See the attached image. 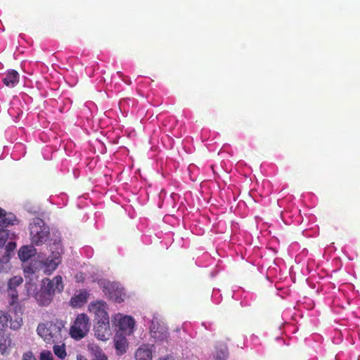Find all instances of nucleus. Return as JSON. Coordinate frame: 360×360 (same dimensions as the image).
I'll list each match as a JSON object with an SVG mask.
<instances>
[{"mask_svg":"<svg viewBox=\"0 0 360 360\" xmlns=\"http://www.w3.org/2000/svg\"><path fill=\"white\" fill-rule=\"evenodd\" d=\"M37 332L46 342L53 344L62 341L66 330L64 322L56 320L54 321L39 323L37 326Z\"/></svg>","mask_w":360,"mask_h":360,"instance_id":"1","label":"nucleus"},{"mask_svg":"<svg viewBox=\"0 0 360 360\" xmlns=\"http://www.w3.org/2000/svg\"><path fill=\"white\" fill-rule=\"evenodd\" d=\"M30 235L33 245H41L49 239V228L41 219H34L33 221L30 224Z\"/></svg>","mask_w":360,"mask_h":360,"instance_id":"2","label":"nucleus"},{"mask_svg":"<svg viewBox=\"0 0 360 360\" xmlns=\"http://www.w3.org/2000/svg\"><path fill=\"white\" fill-rule=\"evenodd\" d=\"M91 328L90 319L86 314H79L70 328V335L75 340H80L89 333Z\"/></svg>","mask_w":360,"mask_h":360,"instance_id":"3","label":"nucleus"},{"mask_svg":"<svg viewBox=\"0 0 360 360\" xmlns=\"http://www.w3.org/2000/svg\"><path fill=\"white\" fill-rule=\"evenodd\" d=\"M88 309L91 313L94 314L96 321L109 320V316L107 311L108 305L103 300H98L91 302Z\"/></svg>","mask_w":360,"mask_h":360,"instance_id":"4","label":"nucleus"},{"mask_svg":"<svg viewBox=\"0 0 360 360\" xmlns=\"http://www.w3.org/2000/svg\"><path fill=\"white\" fill-rule=\"evenodd\" d=\"M9 305L12 307L11 311L15 315L14 319H11L10 328L13 330H17L22 326L23 321L22 315L24 313V307L18 300L15 301L13 304H9Z\"/></svg>","mask_w":360,"mask_h":360,"instance_id":"5","label":"nucleus"},{"mask_svg":"<svg viewBox=\"0 0 360 360\" xmlns=\"http://www.w3.org/2000/svg\"><path fill=\"white\" fill-rule=\"evenodd\" d=\"M103 292L111 300L115 302L120 303L123 301L122 289L120 288L117 283L108 282L103 287Z\"/></svg>","mask_w":360,"mask_h":360,"instance_id":"6","label":"nucleus"},{"mask_svg":"<svg viewBox=\"0 0 360 360\" xmlns=\"http://www.w3.org/2000/svg\"><path fill=\"white\" fill-rule=\"evenodd\" d=\"M94 332L98 340L102 341L108 340L111 335L109 320L96 321L94 326Z\"/></svg>","mask_w":360,"mask_h":360,"instance_id":"7","label":"nucleus"},{"mask_svg":"<svg viewBox=\"0 0 360 360\" xmlns=\"http://www.w3.org/2000/svg\"><path fill=\"white\" fill-rule=\"evenodd\" d=\"M150 331L153 338L158 340H165L168 338L167 328L158 321H152Z\"/></svg>","mask_w":360,"mask_h":360,"instance_id":"8","label":"nucleus"},{"mask_svg":"<svg viewBox=\"0 0 360 360\" xmlns=\"http://www.w3.org/2000/svg\"><path fill=\"white\" fill-rule=\"evenodd\" d=\"M41 285L53 294L55 292H60L63 290V278L60 276H55L52 280L45 278L42 280Z\"/></svg>","mask_w":360,"mask_h":360,"instance_id":"9","label":"nucleus"},{"mask_svg":"<svg viewBox=\"0 0 360 360\" xmlns=\"http://www.w3.org/2000/svg\"><path fill=\"white\" fill-rule=\"evenodd\" d=\"M61 262L60 252H52L51 255L49 256L44 262L45 266V272L50 274H51Z\"/></svg>","mask_w":360,"mask_h":360,"instance_id":"10","label":"nucleus"},{"mask_svg":"<svg viewBox=\"0 0 360 360\" xmlns=\"http://www.w3.org/2000/svg\"><path fill=\"white\" fill-rule=\"evenodd\" d=\"M15 346L10 333L4 334L0 338V352L3 356H8L11 349Z\"/></svg>","mask_w":360,"mask_h":360,"instance_id":"11","label":"nucleus"},{"mask_svg":"<svg viewBox=\"0 0 360 360\" xmlns=\"http://www.w3.org/2000/svg\"><path fill=\"white\" fill-rule=\"evenodd\" d=\"M20 80L19 73L15 70H10L4 74L2 82L9 88L15 87Z\"/></svg>","mask_w":360,"mask_h":360,"instance_id":"12","label":"nucleus"},{"mask_svg":"<svg viewBox=\"0 0 360 360\" xmlns=\"http://www.w3.org/2000/svg\"><path fill=\"white\" fill-rule=\"evenodd\" d=\"M134 320L129 316H124L119 321V327L125 334L130 335L134 330Z\"/></svg>","mask_w":360,"mask_h":360,"instance_id":"13","label":"nucleus"},{"mask_svg":"<svg viewBox=\"0 0 360 360\" xmlns=\"http://www.w3.org/2000/svg\"><path fill=\"white\" fill-rule=\"evenodd\" d=\"M87 347L91 354V360H108L106 354L97 345L94 343L89 344Z\"/></svg>","mask_w":360,"mask_h":360,"instance_id":"14","label":"nucleus"},{"mask_svg":"<svg viewBox=\"0 0 360 360\" xmlns=\"http://www.w3.org/2000/svg\"><path fill=\"white\" fill-rule=\"evenodd\" d=\"M18 220L15 215L11 212H5L0 219V230H6V228L10 225H14L18 224Z\"/></svg>","mask_w":360,"mask_h":360,"instance_id":"15","label":"nucleus"},{"mask_svg":"<svg viewBox=\"0 0 360 360\" xmlns=\"http://www.w3.org/2000/svg\"><path fill=\"white\" fill-rule=\"evenodd\" d=\"M89 296V292L86 290H81L79 293L75 294L70 299V304L72 307H81L86 302L87 299Z\"/></svg>","mask_w":360,"mask_h":360,"instance_id":"16","label":"nucleus"},{"mask_svg":"<svg viewBox=\"0 0 360 360\" xmlns=\"http://www.w3.org/2000/svg\"><path fill=\"white\" fill-rule=\"evenodd\" d=\"M36 252V249L32 245H25L20 248L18 257L21 261L25 262L34 256Z\"/></svg>","mask_w":360,"mask_h":360,"instance_id":"17","label":"nucleus"},{"mask_svg":"<svg viewBox=\"0 0 360 360\" xmlns=\"http://www.w3.org/2000/svg\"><path fill=\"white\" fill-rule=\"evenodd\" d=\"M136 360H152V352L146 345L140 346L135 352Z\"/></svg>","mask_w":360,"mask_h":360,"instance_id":"18","label":"nucleus"},{"mask_svg":"<svg viewBox=\"0 0 360 360\" xmlns=\"http://www.w3.org/2000/svg\"><path fill=\"white\" fill-rule=\"evenodd\" d=\"M115 347L118 354L126 352L127 348V340L125 337L116 335L115 338Z\"/></svg>","mask_w":360,"mask_h":360,"instance_id":"19","label":"nucleus"},{"mask_svg":"<svg viewBox=\"0 0 360 360\" xmlns=\"http://www.w3.org/2000/svg\"><path fill=\"white\" fill-rule=\"evenodd\" d=\"M35 299L39 305L46 306L51 303L53 297H51V294L49 292H44L39 290L35 294Z\"/></svg>","mask_w":360,"mask_h":360,"instance_id":"20","label":"nucleus"},{"mask_svg":"<svg viewBox=\"0 0 360 360\" xmlns=\"http://www.w3.org/2000/svg\"><path fill=\"white\" fill-rule=\"evenodd\" d=\"M11 316L2 310H0V335L4 333L8 328V321H11Z\"/></svg>","mask_w":360,"mask_h":360,"instance_id":"21","label":"nucleus"},{"mask_svg":"<svg viewBox=\"0 0 360 360\" xmlns=\"http://www.w3.org/2000/svg\"><path fill=\"white\" fill-rule=\"evenodd\" d=\"M54 354L60 359H64L67 356L65 345H54L53 347Z\"/></svg>","mask_w":360,"mask_h":360,"instance_id":"22","label":"nucleus"},{"mask_svg":"<svg viewBox=\"0 0 360 360\" xmlns=\"http://www.w3.org/2000/svg\"><path fill=\"white\" fill-rule=\"evenodd\" d=\"M23 279L21 276H13L8 283V287L16 289V288L22 283Z\"/></svg>","mask_w":360,"mask_h":360,"instance_id":"23","label":"nucleus"},{"mask_svg":"<svg viewBox=\"0 0 360 360\" xmlns=\"http://www.w3.org/2000/svg\"><path fill=\"white\" fill-rule=\"evenodd\" d=\"M8 296L9 297V304H13L15 301L18 300V294L16 289L8 287Z\"/></svg>","mask_w":360,"mask_h":360,"instance_id":"24","label":"nucleus"},{"mask_svg":"<svg viewBox=\"0 0 360 360\" xmlns=\"http://www.w3.org/2000/svg\"><path fill=\"white\" fill-rule=\"evenodd\" d=\"M229 356V352L227 347L217 350L215 360H226Z\"/></svg>","mask_w":360,"mask_h":360,"instance_id":"25","label":"nucleus"},{"mask_svg":"<svg viewBox=\"0 0 360 360\" xmlns=\"http://www.w3.org/2000/svg\"><path fill=\"white\" fill-rule=\"evenodd\" d=\"M9 257L8 255H3L0 258V273L6 269V266L9 262Z\"/></svg>","mask_w":360,"mask_h":360,"instance_id":"26","label":"nucleus"},{"mask_svg":"<svg viewBox=\"0 0 360 360\" xmlns=\"http://www.w3.org/2000/svg\"><path fill=\"white\" fill-rule=\"evenodd\" d=\"M8 232L7 230H0V248L3 247L8 239Z\"/></svg>","mask_w":360,"mask_h":360,"instance_id":"27","label":"nucleus"},{"mask_svg":"<svg viewBox=\"0 0 360 360\" xmlns=\"http://www.w3.org/2000/svg\"><path fill=\"white\" fill-rule=\"evenodd\" d=\"M16 247V244L14 242H9L5 248V252L4 255H8L10 257V254L12 252Z\"/></svg>","mask_w":360,"mask_h":360,"instance_id":"28","label":"nucleus"},{"mask_svg":"<svg viewBox=\"0 0 360 360\" xmlns=\"http://www.w3.org/2000/svg\"><path fill=\"white\" fill-rule=\"evenodd\" d=\"M40 360H53L52 353L48 350L43 351L40 354Z\"/></svg>","mask_w":360,"mask_h":360,"instance_id":"29","label":"nucleus"},{"mask_svg":"<svg viewBox=\"0 0 360 360\" xmlns=\"http://www.w3.org/2000/svg\"><path fill=\"white\" fill-rule=\"evenodd\" d=\"M22 360H36V359L31 352H28L22 355Z\"/></svg>","mask_w":360,"mask_h":360,"instance_id":"30","label":"nucleus"},{"mask_svg":"<svg viewBox=\"0 0 360 360\" xmlns=\"http://www.w3.org/2000/svg\"><path fill=\"white\" fill-rule=\"evenodd\" d=\"M40 290L43 291L44 292H49V294H51V297H53V293H52V292L50 291V290H49V289H47L46 288H45V286H43V285H41Z\"/></svg>","mask_w":360,"mask_h":360,"instance_id":"31","label":"nucleus"},{"mask_svg":"<svg viewBox=\"0 0 360 360\" xmlns=\"http://www.w3.org/2000/svg\"><path fill=\"white\" fill-rule=\"evenodd\" d=\"M158 360H174L172 356H166L165 357H160Z\"/></svg>","mask_w":360,"mask_h":360,"instance_id":"32","label":"nucleus"},{"mask_svg":"<svg viewBox=\"0 0 360 360\" xmlns=\"http://www.w3.org/2000/svg\"><path fill=\"white\" fill-rule=\"evenodd\" d=\"M122 80L127 84H131L130 79L127 76H124Z\"/></svg>","mask_w":360,"mask_h":360,"instance_id":"33","label":"nucleus"},{"mask_svg":"<svg viewBox=\"0 0 360 360\" xmlns=\"http://www.w3.org/2000/svg\"><path fill=\"white\" fill-rule=\"evenodd\" d=\"M77 360H87L84 356L81 354L77 356Z\"/></svg>","mask_w":360,"mask_h":360,"instance_id":"34","label":"nucleus"},{"mask_svg":"<svg viewBox=\"0 0 360 360\" xmlns=\"http://www.w3.org/2000/svg\"><path fill=\"white\" fill-rule=\"evenodd\" d=\"M5 212H6V211L4 209L0 207V219L2 218V216L4 214Z\"/></svg>","mask_w":360,"mask_h":360,"instance_id":"35","label":"nucleus"},{"mask_svg":"<svg viewBox=\"0 0 360 360\" xmlns=\"http://www.w3.org/2000/svg\"><path fill=\"white\" fill-rule=\"evenodd\" d=\"M117 74L122 79L125 76L122 72H117Z\"/></svg>","mask_w":360,"mask_h":360,"instance_id":"36","label":"nucleus"},{"mask_svg":"<svg viewBox=\"0 0 360 360\" xmlns=\"http://www.w3.org/2000/svg\"><path fill=\"white\" fill-rule=\"evenodd\" d=\"M27 285L28 286L27 287L28 288H32L34 287V288L35 289V287H36L35 285L33 283H27Z\"/></svg>","mask_w":360,"mask_h":360,"instance_id":"37","label":"nucleus"}]
</instances>
